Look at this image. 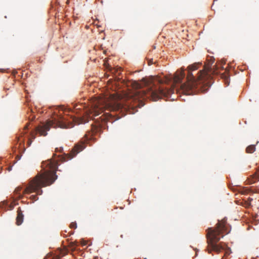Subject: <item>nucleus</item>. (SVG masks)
Returning <instances> with one entry per match:
<instances>
[{
  "label": "nucleus",
  "instance_id": "nucleus-1",
  "mask_svg": "<svg viewBox=\"0 0 259 259\" xmlns=\"http://www.w3.org/2000/svg\"><path fill=\"white\" fill-rule=\"evenodd\" d=\"M213 61H212L211 63H208L205 64L203 69L199 72L197 77L193 75L192 72L198 69L201 63H194L189 65L187 68L188 74L186 83L181 84L180 85H177L178 83L182 81L185 76L184 70L178 71L173 77L174 87L172 89H167L163 85H160L157 87L154 84H152L148 87L146 90L139 91V93H142V98H150L155 101L162 96L167 97L170 94L174 93L175 91L186 95L194 94L197 91L196 90L198 88L199 85L202 83L207 84L209 82L205 83V81L210 79L211 75L218 73L219 65H213ZM156 81L159 84H162L167 83L169 79L167 78L161 79L159 77H157Z\"/></svg>",
  "mask_w": 259,
  "mask_h": 259
},
{
  "label": "nucleus",
  "instance_id": "nucleus-2",
  "mask_svg": "<svg viewBox=\"0 0 259 259\" xmlns=\"http://www.w3.org/2000/svg\"><path fill=\"white\" fill-rule=\"evenodd\" d=\"M56 154H54L53 157L41 163L42 172L38 174L29 182L27 186L23 191L22 194L20 192L22 188H17L14 193L16 196L20 199L23 195L35 192L37 195H41L42 193V187L52 185L57 179L56 175L58 168V160L55 159Z\"/></svg>",
  "mask_w": 259,
  "mask_h": 259
},
{
  "label": "nucleus",
  "instance_id": "nucleus-3",
  "mask_svg": "<svg viewBox=\"0 0 259 259\" xmlns=\"http://www.w3.org/2000/svg\"><path fill=\"white\" fill-rule=\"evenodd\" d=\"M89 119L86 117L63 116L59 117L57 119L50 120L46 123L38 126L36 128V132H38L40 136H46L47 131L50 127H60L61 128H71L75 124L85 123L88 122Z\"/></svg>",
  "mask_w": 259,
  "mask_h": 259
},
{
  "label": "nucleus",
  "instance_id": "nucleus-4",
  "mask_svg": "<svg viewBox=\"0 0 259 259\" xmlns=\"http://www.w3.org/2000/svg\"><path fill=\"white\" fill-rule=\"evenodd\" d=\"M227 224V219L224 218L221 221H219L214 228H209L207 230V250L208 253H211L213 251L217 253L221 251L224 247L220 244H217L221 237L223 236V233L228 234L229 231H228Z\"/></svg>",
  "mask_w": 259,
  "mask_h": 259
},
{
  "label": "nucleus",
  "instance_id": "nucleus-5",
  "mask_svg": "<svg viewBox=\"0 0 259 259\" xmlns=\"http://www.w3.org/2000/svg\"><path fill=\"white\" fill-rule=\"evenodd\" d=\"M105 109L112 111H118L121 109V106L118 104L114 105L106 104L104 103L102 100H96L92 105L90 112L93 116H96L103 112Z\"/></svg>",
  "mask_w": 259,
  "mask_h": 259
},
{
  "label": "nucleus",
  "instance_id": "nucleus-6",
  "mask_svg": "<svg viewBox=\"0 0 259 259\" xmlns=\"http://www.w3.org/2000/svg\"><path fill=\"white\" fill-rule=\"evenodd\" d=\"M85 148L84 144H77L72 149L70 153L65 154L60 157V160L65 161L73 158L78 153L81 151Z\"/></svg>",
  "mask_w": 259,
  "mask_h": 259
},
{
  "label": "nucleus",
  "instance_id": "nucleus-7",
  "mask_svg": "<svg viewBox=\"0 0 259 259\" xmlns=\"http://www.w3.org/2000/svg\"><path fill=\"white\" fill-rule=\"evenodd\" d=\"M24 215L20 207L17 210V215L16 217V224L17 225H20L23 221Z\"/></svg>",
  "mask_w": 259,
  "mask_h": 259
},
{
  "label": "nucleus",
  "instance_id": "nucleus-8",
  "mask_svg": "<svg viewBox=\"0 0 259 259\" xmlns=\"http://www.w3.org/2000/svg\"><path fill=\"white\" fill-rule=\"evenodd\" d=\"M255 150V146L254 145H250L247 147L246 152L248 153H252Z\"/></svg>",
  "mask_w": 259,
  "mask_h": 259
},
{
  "label": "nucleus",
  "instance_id": "nucleus-9",
  "mask_svg": "<svg viewBox=\"0 0 259 259\" xmlns=\"http://www.w3.org/2000/svg\"><path fill=\"white\" fill-rule=\"evenodd\" d=\"M221 77L224 79L225 83L227 84L228 85L229 84V76L228 75V73L226 72H225L224 73L221 74Z\"/></svg>",
  "mask_w": 259,
  "mask_h": 259
},
{
  "label": "nucleus",
  "instance_id": "nucleus-10",
  "mask_svg": "<svg viewBox=\"0 0 259 259\" xmlns=\"http://www.w3.org/2000/svg\"><path fill=\"white\" fill-rule=\"evenodd\" d=\"M35 132H32L31 133V138H29L27 141V146H30L32 143V139H34L35 138Z\"/></svg>",
  "mask_w": 259,
  "mask_h": 259
},
{
  "label": "nucleus",
  "instance_id": "nucleus-11",
  "mask_svg": "<svg viewBox=\"0 0 259 259\" xmlns=\"http://www.w3.org/2000/svg\"><path fill=\"white\" fill-rule=\"evenodd\" d=\"M24 145V140H22L20 143L19 144L18 148L19 149V151H22L23 152L25 150V148L23 147Z\"/></svg>",
  "mask_w": 259,
  "mask_h": 259
},
{
  "label": "nucleus",
  "instance_id": "nucleus-12",
  "mask_svg": "<svg viewBox=\"0 0 259 259\" xmlns=\"http://www.w3.org/2000/svg\"><path fill=\"white\" fill-rule=\"evenodd\" d=\"M253 179V183H254L257 181H259V174L258 172L255 173Z\"/></svg>",
  "mask_w": 259,
  "mask_h": 259
},
{
  "label": "nucleus",
  "instance_id": "nucleus-13",
  "mask_svg": "<svg viewBox=\"0 0 259 259\" xmlns=\"http://www.w3.org/2000/svg\"><path fill=\"white\" fill-rule=\"evenodd\" d=\"M112 116H113L112 115L106 113L105 118H103V120L107 119L108 120H109L110 117H111Z\"/></svg>",
  "mask_w": 259,
  "mask_h": 259
},
{
  "label": "nucleus",
  "instance_id": "nucleus-14",
  "mask_svg": "<svg viewBox=\"0 0 259 259\" xmlns=\"http://www.w3.org/2000/svg\"><path fill=\"white\" fill-rule=\"evenodd\" d=\"M31 198L32 199V200H36L38 199L37 197V195H33L31 196Z\"/></svg>",
  "mask_w": 259,
  "mask_h": 259
},
{
  "label": "nucleus",
  "instance_id": "nucleus-15",
  "mask_svg": "<svg viewBox=\"0 0 259 259\" xmlns=\"http://www.w3.org/2000/svg\"><path fill=\"white\" fill-rule=\"evenodd\" d=\"M62 150H63V149L61 148H60L59 149L58 148H56V152L59 151L60 152H61Z\"/></svg>",
  "mask_w": 259,
  "mask_h": 259
},
{
  "label": "nucleus",
  "instance_id": "nucleus-16",
  "mask_svg": "<svg viewBox=\"0 0 259 259\" xmlns=\"http://www.w3.org/2000/svg\"><path fill=\"white\" fill-rule=\"evenodd\" d=\"M148 64L149 65H151V64H153L152 60H149L148 61Z\"/></svg>",
  "mask_w": 259,
  "mask_h": 259
},
{
  "label": "nucleus",
  "instance_id": "nucleus-17",
  "mask_svg": "<svg viewBox=\"0 0 259 259\" xmlns=\"http://www.w3.org/2000/svg\"><path fill=\"white\" fill-rule=\"evenodd\" d=\"M10 209H12L14 208V205L12 204L9 205Z\"/></svg>",
  "mask_w": 259,
  "mask_h": 259
},
{
  "label": "nucleus",
  "instance_id": "nucleus-18",
  "mask_svg": "<svg viewBox=\"0 0 259 259\" xmlns=\"http://www.w3.org/2000/svg\"><path fill=\"white\" fill-rule=\"evenodd\" d=\"M71 227H75V228H76V224L72 223V224H71Z\"/></svg>",
  "mask_w": 259,
  "mask_h": 259
},
{
  "label": "nucleus",
  "instance_id": "nucleus-19",
  "mask_svg": "<svg viewBox=\"0 0 259 259\" xmlns=\"http://www.w3.org/2000/svg\"><path fill=\"white\" fill-rule=\"evenodd\" d=\"M84 137H85V140H86V141L89 140L90 139V138L88 137L87 135H85L84 136Z\"/></svg>",
  "mask_w": 259,
  "mask_h": 259
},
{
  "label": "nucleus",
  "instance_id": "nucleus-20",
  "mask_svg": "<svg viewBox=\"0 0 259 259\" xmlns=\"http://www.w3.org/2000/svg\"><path fill=\"white\" fill-rule=\"evenodd\" d=\"M28 124H27V125L25 126V129L28 128Z\"/></svg>",
  "mask_w": 259,
  "mask_h": 259
},
{
  "label": "nucleus",
  "instance_id": "nucleus-21",
  "mask_svg": "<svg viewBox=\"0 0 259 259\" xmlns=\"http://www.w3.org/2000/svg\"><path fill=\"white\" fill-rule=\"evenodd\" d=\"M6 205H8V202H6Z\"/></svg>",
  "mask_w": 259,
  "mask_h": 259
}]
</instances>
